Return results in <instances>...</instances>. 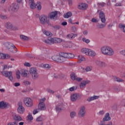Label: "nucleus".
<instances>
[{
    "mask_svg": "<svg viewBox=\"0 0 125 125\" xmlns=\"http://www.w3.org/2000/svg\"><path fill=\"white\" fill-rule=\"evenodd\" d=\"M43 42L46 44L51 45L55 44V43H60L62 42H64L65 41L58 38H52L49 37H48L47 40H44Z\"/></svg>",
    "mask_w": 125,
    "mask_h": 125,
    "instance_id": "f257e3e1",
    "label": "nucleus"
},
{
    "mask_svg": "<svg viewBox=\"0 0 125 125\" xmlns=\"http://www.w3.org/2000/svg\"><path fill=\"white\" fill-rule=\"evenodd\" d=\"M101 52L104 55H107L108 56H112L114 55V50L108 46H104L101 48Z\"/></svg>",
    "mask_w": 125,
    "mask_h": 125,
    "instance_id": "f03ea898",
    "label": "nucleus"
},
{
    "mask_svg": "<svg viewBox=\"0 0 125 125\" xmlns=\"http://www.w3.org/2000/svg\"><path fill=\"white\" fill-rule=\"evenodd\" d=\"M48 18V17L43 15H42L39 18V20L40 21L41 24L42 25H47V26H52V24L50 23V21H49V20L47 19Z\"/></svg>",
    "mask_w": 125,
    "mask_h": 125,
    "instance_id": "7ed1b4c3",
    "label": "nucleus"
},
{
    "mask_svg": "<svg viewBox=\"0 0 125 125\" xmlns=\"http://www.w3.org/2000/svg\"><path fill=\"white\" fill-rule=\"evenodd\" d=\"M4 44L5 47H6L7 49L9 50V51L13 52V53H16V52L18 50L17 48H16L15 46H14V44L9 42H5L4 43Z\"/></svg>",
    "mask_w": 125,
    "mask_h": 125,
    "instance_id": "20e7f679",
    "label": "nucleus"
},
{
    "mask_svg": "<svg viewBox=\"0 0 125 125\" xmlns=\"http://www.w3.org/2000/svg\"><path fill=\"white\" fill-rule=\"evenodd\" d=\"M29 72L32 77L33 80H38V79H39L40 75H39V73H38V70H37V69L32 67L30 68Z\"/></svg>",
    "mask_w": 125,
    "mask_h": 125,
    "instance_id": "39448f33",
    "label": "nucleus"
},
{
    "mask_svg": "<svg viewBox=\"0 0 125 125\" xmlns=\"http://www.w3.org/2000/svg\"><path fill=\"white\" fill-rule=\"evenodd\" d=\"M29 4H30V8L31 9H35L36 6H37V9L38 10H41L42 9V5H41L40 2H39L38 4H36L34 0H29Z\"/></svg>",
    "mask_w": 125,
    "mask_h": 125,
    "instance_id": "423d86ee",
    "label": "nucleus"
},
{
    "mask_svg": "<svg viewBox=\"0 0 125 125\" xmlns=\"http://www.w3.org/2000/svg\"><path fill=\"white\" fill-rule=\"evenodd\" d=\"M1 74H2V76H4V77H5L6 78H8V79L11 82H12L13 81V76H12V72L11 71H2L1 72Z\"/></svg>",
    "mask_w": 125,
    "mask_h": 125,
    "instance_id": "0eeeda50",
    "label": "nucleus"
},
{
    "mask_svg": "<svg viewBox=\"0 0 125 125\" xmlns=\"http://www.w3.org/2000/svg\"><path fill=\"white\" fill-rule=\"evenodd\" d=\"M48 18H50V19L51 20H54V21L57 20V12L54 11L49 13Z\"/></svg>",
    "mask_w": 125,
    "mask_h": 125,
    "instance_id": "6e6552de",
    "label": "nucleus"
},
{
    "mask_svg": "<svg viewBox=\"0 0 125 125\" xmlns=\"http://www.w3.org/2000/svg\"><path fill=\"white\" fill-rule=\"evenodd\" d=\"M18 107L17 108V111L20 114H23L25 112V108L23 107V104L22 102H19L18 104Z\"/></svg>",
    "mask_w": 125,
    "mask_h": 125,
    "instance_id": "1a4fd4ad",
    "label": "nucleus"
},
{
    "mask_svg": "<svg viewBox=\"0 0 125 125\" xmlns=\"http://www.w3.org/2000/svg\"><path fill=\"white\" fill-rule=\"evenodd\" d=\"M24 103L27 107H32L33 106V101L30 98H26L24 100Z\"/></svg>",
    "mask_w": 125,
    "mask_h": 125,
    "instance_id": "9d476101",
    "label": "nucleus"
},
{
    "mask_svg": "<svg viewBox=\"0 0 125 125\" xmlns=\"http://www.w3.org/2000/svg\"><path fill=\"white\" fill-rule=\"evenodd\" d=\"M78 116L80 118H83L85 116V106H83L80 108L78 113Z\"/></svg>",
    "mask_w": 125,
    "mask_h": 125,
    "instance_id": "9b49d317",
    "label": "nucleus"
},
{
    "mask_svg": "<svg viewBox=\"0 0 125 125\" xmlns=\"http://www.w3.org/2000/svg\"><path fill=\"white\" fill-rule=\"evenodd\" d=\"M65 60L66 57L65 56L64 52L61 53L59 57V61L58 62L59 63H63V62H65Z\"/></svg>",
    "mask_w": 125,
    "mask_h": 125,
    "instance_id": "f8f14e48",
    "label": "nucleus"
},
{
    "mask_svg": "<svg viewBox=\"0 0 125 125\" xmlns=\"http://www.w3.org/2000/svg\"><path fill=\"white\" fill-rule=\"evenodd\" d=\"M99 17L102 23H106V18H105V14H104V12L101 11L99 14Z\"/></svg>",
    "mask_w": 125,
    "mask_h": 125,
    "instance_id": "ddd939ff",
    "label": "nucleus"
},
{
    "mask_svg": "<svg viewBox=\"0 0 125 125\" xmlns=\"http://www.w3.org/2000/svg\"><path fill=\"white\" fill-rule=\"evenodd\" d=\"M39 110H41L44 111L46 110V107H45V104L43 102L40 103L38 105Z\"/></svg>",
    "mask_w": 125,
    "mask_h": 125,
    "instance_id": "4468645a",
    "label": "nucleus"
},
{
    "mask_svg": "<svg viewBox=\"0 0 125 125\" xmlns=\"http://www.w3.org/2000/svg\"><path fill=\"white\" fill-rule=\"evenodd\" d=\"M76 37H78V34L70 33L66 36V39H68L69 40H74Z\"/></svg>",
    "mask_w": 125,
    "mask_h": 125,
    "instance_id": "2eb2a0df",
    "label": "nucleus"
},
{
    "mask_svg": "<svg viewBox=\"0 0 125 125\" xmlns=\"http://www.w3.org/2000/svg\"><path fill=\"white\" fill-rule=\"evenodd\" d=\"M87 7V4L84 3H82L78 5L79 9H81V10H84L86 9Z\"/></svg>",
    "mask_w": 125,
    "mask_h": 125,
    "instance_id": "dca6fc26",
    "label": "nucleus"
},
{
    "mask_svg": "<svg viewBox=\"0 0 125 125\" xmlns=\"http://www.w3.org/2000/svg\"><path fill=\"white\" fill-rule=\"evenodd\" d=\"M8 106V103L3 101L0 102V109H5Z\"/></svg>",
    "mask_w": 125,
    "mask_h": 125,
    "instance_id": "f3484780",
    "label": "nucleus"
},
{
    "mask_svg": "<svg viewBox=\"0 0 125 125\" xmlns=\"http://www.w3.org/2000/svg\"><path fill=\"white\" fill-rule=\"evenodd\" d=\"M111 120V117H110V114L106 113L104 116V117L103 119V122H108Z\"/></svg>",
    "mask_w": 125,
    "mask_h": 125,
    "instance_id": "a211bd4d",
    "label": "nucleus"
},
{
    "mask_svg": "<svg viewBox=\"0 0 125 125\" xmlns=\"http://www.w3.org/2000/svg\"><path fill=\"white\" fill-rule=\"evenodd\" d=\"M12 11L16 12L19 9V5L18 4H14L11 7Z\"/></svg>",
    "mask_w": 125,
    "mask_h": 125,
    "instance_id": "6ab92c4d",
    "label": "nucleus"
},
{
    "mask_svg": "<svg viewBox=\"0 0 125 125\" xmlns=\"http://www.w3.org/2000/svg\"><path fill=\"white\" fill-rule=\"evenodd\" d=\"M64 56H65V58H68V59H72L75 57V55L72 53H64Z\"/></svg>",
    "mask_w": 125,
    "mask_h": 125,
    "instance_id": "aec40b11",
    "label": "nucleus"
},
{
    "mask_svg": "<svg viewBox=\"0 0 125 125\" xmlns=\"http://www.w3.org/2000/svg\"><path fill=\"white\" fill-rule=\"evenodd\" d=\"M78 97H79V94H72L71 96V100L73 102L76 101L78 100Z\"/></svg>",
    "mask_w": 125,
    "mask_h": 125,
    "instance_id": "412c9836",
    "label": "nucleus"
},
{
    "mask_svg": "<svg viewBox=\"0 0 125 125\" xmlns=\"http://www.w3.org/2000/svg\"><path fill=\"white\" fill-rule=\"evenodd\" d=\"M98 98H99V96H98L89 97L86 99V101H87L88 102H90L91 101H93V100H96V99H98Z\"/></svg>",
    "mask_w": 125,
    "mask_h": 125,
    "instance_id": "4be33fe9",
    "label": "nucleus"
},
{
    "mask_svg": "<svg viewBox=\"0 0 125 125\" xmlns=\"http://www.w3.org/2000/svg\"><path fill=\"white\" fill-rule=\"evenodd\" d=\"M95 63L97 66H99V67H105V66H106L105 62L100 61H96Z\"/></svg>",
    "mask_w": 125,
    "mask_h": 125,
    "instance_id": "5701e85b",
    "label": "nucleus"
},
{
    "mask_svg": "<svg viewBox=\"0 0 125 125\" xmlns=\"http://www.w3.org/2000/svg\"><path fill=\"white\" fill-rule=\"evenodd\" d=\"M13 119L15 122H21V121H23L22 118L19 115H15L13 117Z\"/></svg>",
    "mask_w": 125,
    "mask_h": 125,
    "instance_id": "b1692460",
    "label": "nucleus"
},
{
    "mask_svg": "<svg viewBox=\"0 0 125 125\" xmlns=\"http://www.w3.org/2000/svg\"><path fill=\"white\" fill-rule=\"evenodd\" d=\"M88 83H89L88 81L83 80L80 84V86L81 88H83V87H84V86L85 85H86V84H87Z\"/></svg>",
    "mask_w": 125,
    "mask_h": 125,
    "instance_id": "393cba45",
    "label": "nucleus"
},
{
    "mask_svg": "<svg viewBox=\"0 0 125 125\" xmlns=\"http://www.w3.org/2000/svg\"><path fill=\"white\" fill-rule=\"evenodd\" d=\"M89 51V49L86 48H83L81 50V52L83 53V54H85V55H88Z\"/></svg>",
    "mask_w": 125,
    "mask_h": 125,
    "instance_id": "a878e982",
    "label": "nucleus"
},
{
    "mask_svg": "<svg viewBox=\"0 0 125 125\" xmlns=\"http://www.w3.org/2000/svg\"><path fill=\"white\" fill-rule=\"evenodd\" d=\"M5 58H10V56L6 55L2 53H0V59H5Z\"/></svg>",
    "mask_w": 125,
    "mask_h": 125,
    "instance_id": "bb28decb",
    "label": "nucleus"
},
{
    "mask_svg": "<svg viewBox=\"0 0 125 125\" xmlns=\"http://www.w3.org/2000/svg\"><path fill=\"white\" fill-rule=\"evenodd\" d=\"M88 53V55H89V56H91V57H94V56L96 55V53H95L94 51L90 49H89V52Z\"/></svg>",
    "mask_w": 125,
    "mask_h": 125,
    "instance_id": "cd10ccee",
    "label": "nucleus"
},
{
    "mask_svg": "<svg viewBox=\"0 0 125 125\" xmlns=\"http://www.w3.org/2000/svg\"><path fill=\"white\" fill-rule=\"evenodd\" d=\"M77 77L78 76H77V75L75 73H73L70 75V78L72 81H76Z\"/></svg>",
    "mask_w": 125,
    "mask_h": 125,
    "instance_id": "c85d7f7f",
    "label": "nucleus"
},
{
    "mask_svg": "<svg viewBox=\"0 0 125 125\" xmlns=\"http://www.w3.org/2000/svg\"><path fill=\"white\" fill-rule=\"evenodd\" d=\"M52 59L53 61L58 62L59 60V55H54L52 57Z\"/></svg>",
    "mask_w": 125,
    "mask_h": 125,
    "instance_id": "c756f323",
    "label": "nucleus"
},
{
    "mask_svg": "<svg viewBox=\"0 0 125 125\" xmlns=\"http://www.w3.org/2000/svg\"><path fill=\"white\" fill-rule=\"evenodd\" d=\"M106 26V22L104 23L103 24H98L97 27L98 29H103L104 27Z\"/></svg>",
    "mask_w": 125,
    "mask_h": 125,
    "instance_id": "7c9ffc66",
    "label": "nucleus"
},
{
    "mask_svg": "<svg viewBox=\"0 0 125 125\" xmlns=\"http://www.w3.org/2000/svg\"><path fill=\"white\" fill-rule=\"evenodd\" d=\"M72 16V12H68L63 15L64 18H69Z\"/></svg>",
    "mask_w": 125,
    "mask_h": 125,
    "instance_id": "2f4dec72",
    "label": "nucleus"
},
{
    "mask_svg": "<svg viewBox=\"0 0 125 125\" xmlns=\"http://www.w3.org/2000/svg\"><path fill=\"white\" fill-rule=\"evenodd\" d=\"M61 106H62V104H59L58 105L56 106V111H58V112H60V111H62V108H61Z\"/></svg>",
    "mask_w": 125,
    "mask_h": 125,
    "instance_id": "473e14b6",
    "label": "nucleus"
},
{
    "mask_svg": "<svg viewBox=\"0 0 125 125\" xmlns=\"http://www.w3.org/2000/svg\"><path fill=\"white\" fill-rule=\"evenodd\" d=\"M118 27L120 29H122L123 33L125 34V25L123 24V23H120Z\"/></svg>",
    "mask_w": 125,
    "mask_h": 125,
    "instance_id": "72a5a7b5",
    "label": "nucleus"
},
{
    "mask_svg": "<svg viewBox=\"0 0 125 125\" xmlns=\"http://www.w3.org/2000/svg\"><path fill=\"white\" fill-rule=\"evenodd\" d=\"M5 27L7 29L11 30V29H12V24L10 22H7L5 24Z\"/></svg>",
    "mask_w": 125,
    "mask_h": 125,
    "instance_id": "f704fd0d",
    "label": "nucleus"
},
{
    "mask_svg": "<svg viewBox=\"0 0 125 125\" xmlns=\"http://www.w3.org/2000/svg\"><path fill=\"white\" fill-rule=\"evenodd\" d=\"M21 77H24V78H27L28 77V70H24L21 73Z\"/></svg>",
    "mask_w": 125,
    "mask_h": 125,
    "instance_id": "c9c22d12",
    "label": "nucleus"
},
{
    "mask_svg": "<svg viewBox=\"0 0 125 125\" xmlns=\"http://www.w3.org/2000/svg\"><path fill=\"white\" fill-rule=\"evenodd\" d=\"M20 38L21 40H22V41H28V40H29L28 37H27L23 35H20Z\"/></svg>",
    "mask_w": 125,
    "mask_h": 125,
    "instance_id": "e433bc0d",
    "label": "nucleus"
},
{
    "mask_svg": "<svg viewBox=\"0 0 125 125\" xmlns=\"http://www.w3.org/2000/svg\"><path fill=\"white\" fill-rule=\"evenodd\" d=\"M113 80L114 82H118L119 83H122L124 82V80L118 77H114Z\"/></svg>",
    "mask_w": 125,
    "mask_h": 125,
    "instance_id": "4c0bfd02",
    "label": "nucleus"
},
{
    "mask_svg": "<svg viewBox=\"0 0 125 125\" xmlns=\"http://www.w3.org/2000/svg\"><path fill=\"white\" fill-rule=\"evenodd\" d=\"M78 59H79L80 62H82V61H84V60H85L84 57H83L82 55H79L78 56Z\"/></svg>",
    "mask_w": 125,
    "mask_h": 125,
    "instance_id": "58836bf2",
    "label": "nucleus"
},
{
    "mask_svg": "<svg viewBox=\"0 0 125 125\" xmlns=\"http://www.w3.org/2000/svg\"><path fill=\"white\" fill-rule=\"evenodd\" d=\"M7 125H18V122L14 121L13 122H10L8 123Z\"/></svg>",
    "mask_w": 125,
    "mask_h": 125,
    "instance_id": "ea45409f",
    "label": "nucleus"
},
{
    "mask_svg": "<svg viewBox=\"0 0 125 125\" xmlns=\"http://www.w3.org/2000/svg\"><path fill=\"white\" fill-rule=\"evenodd\" d=\"M43 68H44L45 69H50L51 66L48 64H44L43 65Z\"/></svg>",
    "mask_w": 125,
    "mask_h": 125,
    "instance_id": "a19ab883",
    "label": "nucleus"
},
{
    "mask_svg": "<svg viewBox=\"0 0 125 125\" xmlns=\"http://www.w3.org/2000/svg\"><path fill=\"white\" fill-rule=\"evenodd\" d=\"M16 76H17V79H18V80L21 79V76H20V71L19 70L17 71Z\"/></svg>",
    "mask_w": 125,
    "mask_h": 125,
    "instance_id": "79ce46f5",
    "label": "nucleus"
},
{
    "mask_svg": "<svg viewBox=\"0 0 125 125\" xmlns=\"http://www.w3.org/2000/svg\"><path fill=\"white\" fill-rule=\"evenodd\" d=\"M82 41L86 43H89L90 42V40H89V39H86L84 38L82 39Z\"/></svg>",
    "mask_w": 125,
    "mask_h": 125,
    "instance_id": "37998d69",
    "label": "nucleus"
},
{
    "mask_svg": "<svg viewBox=\"0 0 125 125\" xmlns=\"http://www.w3.org/2000/svg\"><path fill=\"white\" fill-rule=\"evenodd\" d=\"M53 28H54L55 30H59L60 29H61V26L59 25H56L55 26H53Z\"/></svg>",
    "mask_w": 125,
    "mask_h": 125,
    "instance_id": "c03bdc74",
    "label": "nucleus"
},
{
    "mask_svg": "<svg viewBox=\"0 0 125 125\" xmlns=\"http://www.w3.org/2000/svg\"><path fill=\"white\" fill-rule=\"evenodd\" d=\"M97 5H98L99 7L100 6H102V7H103V6H104V5H106V3H105V2H102V3H99V2H98V3H97Z\"/></svg>",
    "mask_w": 125,
    "mask_h": 125,
    "instance_id": "a18cd8bd",
    "label": "nucleus"
},
{
    "mask_svg": "<svg viewBox=\"0 0 125 125\" xmlns=\"http://www.w3.org/2000/svg\"><path fill=\"white\" fill-rule=\"evenodd\" d=\"M43 34H44V35H46V36H51V33L49 31H45L43 32Z\"/></svg>",
    "mask_w": 125,
    "mask_h": 125,
    "instance_id": "49530a36",
    "label": "nucleus"
},
{
    "mask_svg": "<svg viewBox=\"0 0 125 125\" xmlns=\"http://www.w3.org/2000/svg\"><path fill=\"white\" fill-rule=\"evenodd\" d=\"M76 113L75 112H72L70 113V117L73 119V118L76 117Z\"/></svg>",
    "mask_w": 125,
    "mask_h": 125,
    "instance_id": "de8ad7c7",
    "label": "nucleus"
},
{
    "mask_svg": "<svg viewBox=\"0 0 125 125\" xmlns=\"http://www.w3.org/2000/svg\"><path fill=\"white\" fill-rule=\"evenodd\" d=\"M91 70H92V67L90 66H87L85 68V71H86V72H89V71H91Z\"/></svg>",
    "mask_w": 125,
    "mask_h": 125,
    "instance_id": "09e8293b",
    "label": "nucleus"
},
{
    "mask_svg": "<svg viewBox=\"0 0 125 125\" xmlns=\"http://www.w3.org/2000/svg\"><path fill=\"white\" fill-rule=\"evenodd\" d=\"M23 83L25 85H28V84H30L31 83L25 80L23 81Z\"/></svg>",
    "mask_w": 125,
    "mask_h": 125,
    "instance_id": "8fccbe9b",
    "label": "nucleus"
},
{
    "mask_svg": "<svg viewBox=\"0 0 125 125\" xmlns=\"http://www.w3.org/2000/svg\"><path fill=\"white\" fill-rule=\"evenodd\" d=\"M39 109H34L33 112V115H36V114H37V113H39Z\"/></svg>",
    "mask_w": 125,
    "mask_h": 125,
    "instance_id": "3c124183",
    "label": "nucleus"
},
{
    "mask_svg": "<svg viewBox=\"0 0 125 125\" xmlns=\"http://www.w3.org/2000/svg\"><path fill=\"white\" fill-rule=\"evenodd\" d=\"M76 81H77V82H82V81H83V78L77 77Z\"/></svg>",
    "mask_w": 125,
    "mask_h": 125,
    "instance_id": "603ef678",
    "label": "nucleus"
},
{
    "mask_svg": "<svg viewBox=\"0 0 125 125\" xmlns=\"http://www.w3.org/2000/svg\"><path fill=\"white\" fill-rule=\"evenodd\" d=\"M0 17L1 19H6V16L5 15H0Z\"/></svg>",
    "mask_w": 125,
    "mask_h": 125,
    "instance_id": "864d4df0",
    "label": "nucleus"
},
{
    "mask_svg": "<svg viewBox=\"0 0 125 125\" xmlns=\"http://www.w3.org/2000/svg\"><path fill=\"white\" fill-rule=\"evenodd\" d=\"M28 119L30 120V121L33 120V116H32V115H29L28 116Z\"/></svg>",
    "mask_w": 125,
    "mask_h": 125,
    "instance_id": "5fc2aeb1",
    "label": "nucleus"
},
{
    "mask_svg": "<svg viewBox=\"0 0 125 125\" xmlns=\"http://www.w3.org/2000/svg\"><path fill=\"white\" fill-rule=\"evenodd\" d=\"M13 31H17L18 30V28L16 26H12L11 28Z\"/></svg>",
    "mask_w": 125,
    "mask_h": 125,
    "instance_id": "6e6d98bb",
    "label": "nucleus"
},
{
    "mask_svg": "<svg viewBox=\"0 0 125 125\" xmlns=\"http://www.w3.org/2000/svg\"><path fill=\"white\" fill-rule=\"evenodd\" d=\"M69 91H74L75 90V87H71L70 88H69Z\"/></svg>",
    "mask_w": 125,
    "mask_h": 125,
    "instance_id": "4d7b16f0",
    "label": "nucleus"
},
{
    "mask_svg": "<svg viewBox=\"0 0 125 125\" xmlns=\"http://www.w3.org/2000/svg\"><path fill=\"white\" fill-rule=\"evenodd\" d=\"M24 65L26 67H30V63H29V62H25L24 63Z\"/></svg>",
    "mask_w": 125,
    "mask_h": 125,
    "instance_id": "13d9d810",
    "label": "nucleus"
},
{
    "mask_svg": "<svg viewBox=\"0 0 125 125\" xmlns=\"http://www.w3.org/2000/svg\"><path fill=\"white\" fill-rule=\"evenodd\" d=\"M99 114L100 115H104V114H105V112H104V110H101L99 111Z\"/></svg>",
    "mask_w": 125,
    "mask_h": 125,
    "instance_id": "bf43d9fd",
    "label": "nucleus"
},
{
    "mask_svg": "<svg viewBox=\"0 0 125 125\" xmlns=\"http://www.w3.org/2000/svg\"><path fill=\"white\" fill-rule=\"evenodd\" d=\"M91 21L93 22V23H96L97 22V20L94 19V18H93L91 20Z\"/></svg>",
    "mask_w": 125,
    "mask_h": 125,
    "instance_id": "052dcab7",
    "label": "nucleus"
},
{
    "mask_svg": "<svg viewBox=\"0 0 125 125\" xmlns=\"http://www.w3.org/2000/svg\"><path fill=\"white\" fill-rule=\"evenodd\" d=\"M42 118H41V117H38L37 119V122H42Z\"/></svg>",
    "mask_w": 125,
    "mask_h": 125,
    "instance_id": "680f3d73",
    "label": "nucleus"
},
{
    "mask_svg": "<svg viewBox=\"0 0 125 125\" xmlns=\"http://www.w3.org/2000/svg\"><path fill=\"white\" fill-rule=\"evenodd\" d=\"M48 92H49V93H52V94H53V93H54V91H53L52 90H51V89H48Z\"/></svg>",
    "mask_w": 125,
    "mask_h": 125,
    "instance_id": "e2e57ef3",
    "label": "nucleus"
},
{
    "mask_svg": "<svg viewBox=\"0 0 125 125\" xmlns=\"http://www.w3.org/2000/svg\"><path fill=\"white\" fill-rule=\"evenodd\" d=\"M62 26H67V22L66 21H63L62 23Z\"/></svg>",
    "mask_w": 125,
    "mask_h": 125,
    "instance_id": "0e129e2a",
    "label": "nucleus"
},
{
    "mask_svg": "<svg viewBox=\"0 0 125 125\" xmlns=\"http://www.w3.org/2000/svg\"><path fill=\"white\" fill-rule=\"evenodd\" d=\"M68 0V3H69V5H72L73 4V2L72 0Z\"/></svg>",
    "mask_w": 125,
    "mask_h": 125,
    "instance_id": "69168bd1",
    "label": "nucleus"
},
{
    "mask_svg": "<svg viewBox=\"0 0 125 125\" xmlns=\"http://www.w3.org/2000/svg\"><path fill=\"white\" fill-rule=\"evenodd\" d=\"M15 86H20V83H14Z\"/></svg>",
    "mask_w": 125,
    "mask_h": 125,
    "instance_id": "338daca9",
    "label": "nucleus"
},
{
    "mask_svg": "<svg viewBox=\"0 0 125 125\" xmlns=\"http://www.w3.org/2000/svg\"><path fill=\"white\" fill-rule=\"evenodd\" d=\"M115 6H122V4L121 3H117L115 4Z\"/></svg>",
    "mask_w": 125,
    "mask_h": 125,
    "instance_id": "774afa93",
    "label": "nucleus"
}]
</instances>
